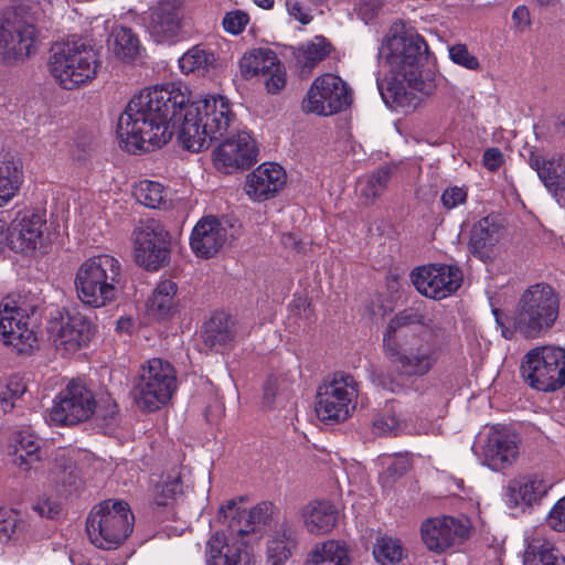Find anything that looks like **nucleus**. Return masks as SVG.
<instances>
[{"label": "nucleus", "instance_id": "obj_1", "mask_svg": "<svg viewBox=\"0 0 565 565\" xmlns=\"http://www.w3.org/2000/svg\"><path fill=\"white\" fill-rule=\"evenodd\" d=\"M188 103L181 86L172 83L142 89L119 116L120 147L131 153L151 151L169 142L178 129L183 148L192 152L207 149L226 132L235 115L221 95Z\"/></svg>", "mask_w": 565, "mask_h": 565}, {"label": "nucleus", "instance_id": "obj_2", "mask_svg": "<svg viewBox=\"0 0 565 565\" xmlns=\"http://www.w3.org/2000/svg\"><path fill=\"white\" fill-rule=\"evenodd\" d=\"M386 50L390 75L377 82L380 94L390 107L414 109L420 102L418 94L429 95L434 88L420 73L428 45L413 29L396 22L390 30Z\"/></svg>", "mask_w": 565, "mask_h": 565}, {"label": "nucleus", "instance_id": "obj_3", "mask_svg": "<svg viewBox=\"0 0 565 565\" xmlns=\"http://www.w3.org/2000/svg\"><path fill=\"white\" fill-rule=\"evenodd\" d=\"M248 510L241 508L236 500H228L217 513V521L226 525L230 539L216 532L207 542V565H254V556L248 551L249 544L259 541V531L255 530L250 518L244 516Z\"/></svg>", "mask_w": 565, "mask_h": 565}, {"label": "nucleus", "instance_id": "obj_4", "mask_svg": "<svg viewBox=\"0 0 565 565\" xmlns=\"http://www.w3.org/2000/svg\"><path fill=\"white\" fill-rule=\"evenodd\" d=\"M100 65L97 50L84 39L55 44L49 60L52 76L70 90L95 78Z\"/></svg>", "mask_w": 565, "mask_h": 565}, {"label": "nucleus", "instance_id": "obj_5", "mask_svg": "<svg viewBox=\"0 0 565 565\" xmlns=\"http://www.w3.org/2000/svg\"><path fill=\"white\" fill-rule=\"evenodd\" d=\"M121 281V265L110 255H98L86 259L75 275L78 299L92 308H102L113 302Z\"/></svg>", "mask_w": 565, "mask_h": 565}, {"label": "nucleus", "instance_id": "obj_6", "mask_svg": "<svg viewBox=\"0 0 565 565\" xmlns=\"http://www.w3.org/2000/svg\"><path fill=\"white\" fill-rule=\"evenodd\" d=\"M558 313V292L548 284H534L519 300L513 327L525 338L534 339L554 326Z\"/></svg>", "mask_w": 565, "mask_h": 565}, {"label": "nucleus", "instance_id": "obj_7", "mask_svg": "<svg viewBox=\"0 0 565 565\" xmlns=\"http://www.w3.org/2000/svg\"><path fill=\"white\" fill-rule=\"evenodd\" d=\"M135 516L127 502L105 500L95 505L86 520L90 542L98 548L114 550L132 532Z\"/></svg>", "mask_w": 565, "mask_h": 565}, {"label": "nucleus", "instance_id": "obj_8", "mask_svg": "<svg viewBox=\"0 0 565 565\" xmlns=\"http://www.w3.org/2000/svg\"><path fill=\"white\" fill-rule=\"evenodd\" d=\"M383 352L398 380L423 377L438 361L436 347L417 334H406L401 340L383 339Z\"/></svg>", "mask_w": 565, "mask_h": 565}, {"label": "nucleus", "instance_id": "obj_9", "mask_svg": "<svg viewBox=\"0 0 565 565\" xmlns=\"http://www.w3.org/2000/svg\"><path fill=\"white\" fill-rule=\"evenodd\" d=\"M175 388L174 367L168 361L154 358L141 366L131 393L141 412L152 413L169 403Z\"/></svg>", "mask_w": 565, "mask_h": 565}, {"label": "nucleus", "instance_id": "obj_10", "mask_svg": "<svg viewBox=\"0 0 565 565\" xmlns=\"http://www.w3.org/2000/svg\"><path fill=\"white\" fill-rule=\"evenodd\" d=\"M521 372L532 387L556 391L565 385V350L550 345L535 348L525 355Z\"/></svg>", "mask_w": 565, "mask_h": 565}, {"label": "nucleus", "instance_id": "obj_11", "mask_svg": "<svg viewBox=\"0 0 565 565\" xmlns=\"http://www.w3.org/2000/svg\"><path fill=\"white\" fill-rule=\"evenodd\" d=\"M359 385L345 373H334L332 379L318 387L316 412L323 422H343L355 408Z\"/></svg>", "mask_w": 565, "mask_h": 565}, {"label": "nucleus", "instance_id": "obj_12", "mask_svg": "<svg viewBox=\"0 0 565 565\" xmlns=\"http://www.w3.org/2000/svg\"><path fill=\"white\" fill-rule=\"evenodd\" d=\"M93 391L85 383L72 380L55 397L49 422L56 426H73L88 420L96 411Z\"/></svg>", "mask_w": 565, "mask_h": 565}, {"label": "nucleus", "instance_id": "obj_13", "mask_svg": "<svg viewBox=\"0 0 565 565\" xmlns=\"http://www.w3.org/2000/svg\"><path fill=\"white\" fill-rule=\"evenodd\" d=\"M136 263L148 270H157L168 263L170 236L154 218L140 220L132 232Z\"/></svg>", "mask_w": 565, "mask_h": 565}, {"label": "nucleus", "instance_id": "obj_14", "mask_svg": "<svg viewBox=\"0 0 565 565\" xmlns=\"http://www.w3.org/2000/svg\"><path fill=\"white\" fill-rule=\"evenodd\" d=\"M351 103L350 89L339 76L324 74L311 84L301 108L305 113L330 116L348 107Z\"/></svg>", "mask_w": 565, "mask_h": 565}, {"label": "nucleus", "instance_id": "obj_15", "mask_svg": "<svg viewBox=\"0 0 565 565\" xmlns=\"http://www.w3.org/2000/svg\"><path fill=\"white\" fill-rule=\"evenodd\" d=\"M411 281L416 290L427 298L444 299L462 284V273L456 266L426 265L411 271Z\"/></svg>", "mask_w": 565, "mask_h": 565}, {"label": "nucleus", "instance_id": "obj_16", "mask_svg": "<svg viewBox=\"0 0 565 565\" xmlns=\"http://www.w3.org/2000/svg\"><path fill=\"white\" fill-rule=\"evenodd\" d=\"M49 333L58 351L74 353L90 342L94 326L81 312H67L50 321Z\"/></svg>", "mask_w": 565, "mask_h": 565}, {"label": "nucleus", "instance_id": "obj_17", "mask_svg": "<svg viewBox=\"0 0 565 565\" xmlns=\"http://www.w3.org/2000/svg\"><path fill=\"white\" fill-rule=\"evenodd\" d=\"M35 29L23 18L13 15L0 21V62L13 65L31 54Z\"/></svg>", "mask_w": 565, "mask_h": 565}, {"label": "nucleus", "instance_id": "obj_18", "mask_svg": "<svg viewBox=\"0 0 565 565\" xmlns=\"http://www.w3.org/2000/svg\"><path fill=\"white\" fill-rule=\"evenodd\" d=\"M470 524L466 518L441 515L426 519L420 525L422 540L435 553L462 542L469 536Z\"/></svg>", "mask_w": 565, "mask_h": 565}, {"label": "nucleus", "instance_id": "obj_19", "mask_svg": "<svg viewBox=\"0 0 565 565\" xmlns=\"http://www.w3.org/2000/svg\"><path fill=\"white\" fill-rule=\"evenodd\" d=\"M0 340L18 353H28L36 345L38 338L29 327V317L13 301L0 303Z\"/></svg>", "mask_w": 565, "mask_h": 565}, {"label": "nucleus", "instance_id": "obj_20", "mask_svg": "<svg viewBox=\"0 0 565 565\" xmlns=\"http://www.w3.org/2000/svg\"><path fill=\"white\" fill-rule=\"evenodd\" d=\"M256 141L247 131H238L227 137L214 151V164L218 170L231 173L246 169L257 161Z\"/></svg>", "mask_w": 565, "mask_h": 565}, {"label": "nucleus", "instance_id": "obj_21", "mask_svg": "<svg viewBox=\"0 0 565 565\" xmlns=\"http://www.w3.org/2000/svg\"><path fill=\"white\" fill-rule=\"evenodd\" d=\"M529 166L536 171L544 186L555 198H565V158L562 156L544 157L534 147L525 148L522 154Z\"/></svg>", "mask_w": 565, "mask_h": 565}, {"label": "nucleus", "instance_id": "obj_22", "mask_svg": "<svg viewBox=\"0 0 565 565\" xmlns=\"http://www.w3.org/2000/svg\"><path fill=\"white\" fill-rule=\"evenodd\" d=\"M184 15L182 0H160L152 9L149 31L158 43L172 41L179 33Z\"/></svg>", "mask_w": 565, "mask_h": 565}, {"label": "nucleus", "instance_id": "obj_23", "mask_svg": "<svg viewBox=\"0 0 565 565\" xmlns=\"http://www.w3.org/2000/svg\"><path fill=\"white\" fill-rule=\"evenodd\" d=\"M45 221L34 212L19 213L12 223L8 239L11 248L19 253H31L43 245Z\"/></svg>", "mask_w": 565, "mask_h": 565}, {"label": "nucleus", "instance_id": "obj_24", "mask_svg": "<svg viewBox=\"0 0 565 565\" xmlns=\"http://www.w3.org/2000/svg\"><path fill=\"white\" fill-rule=\"evenodd\" d=\"M518 452V444L513 436L504 430L492 429L481 446L480 457L486 466L499 471L511 466Z\"/></svg>", "mask_w": 565, "mask_h": 565}, {"label": "nucleus", "instance_id": "obj_25", "mask_svg": "<svg viewBox=\"0 0 565 565\" xmlns=\"http://www.w3.org/2000/svg\"><path fill=\"white\" fill-rule=\"evenodd\" d=\"M226 241V227L216 217L205 216L194 226L190 245L198 257L210 258L222 249Z\"/></svg>", "mask_w": 565, "mask_h": 565}, {"label": "nucleus", "instance_id": "obj_26", "mask_svg": "<svg viewBox=\"0 0 565 565\" xmlns=\"http://www.w3.org/2000/svg\"><path fill=\"white\" fill-rule=\"evenodd\" d=\"M286 184V173L277 163H263L247 175L246 193L256 201L275 196Z\"/></svg>", "mask_w": 565, "mask_h": 565}, {"label": "nucleus", "instance_id": "obj_27", "mask_svg": "<svg viewBox=\"0 0 565 565\" xmlns=\"http://www.w3.org/2000/svg\"><path fill=\"white\" fill-rule=\"evenodd\" d=\"M552 487L553 482L543 476L529 475L520 477L510 481L507 488L508 502L511 507L537 504Z\"/></svg>", "mask_w": 565, "mask_h": 565}, {"label": "nucleus", "instance_id": "obj_28", "mask_svg": "<svg viewBox=\"0 0 565 565\" xmlns=\"http://www.w3.org/2000/svg\"><path fill=\"white\" fill-rule=\"evenodd\" d=\"M501 237V225L494 216H486L476 222L470 231L469 252L482 262L494 256V250Z\"/></svg>", "mask_w": 565, "mask_h": 565}, {"label": "nucleus", "instance_id": "obj_29", "mask_svg": "<svg viewBox=\"0 0 565 565\" xmlns=\"http://www.w3.org/2000/svg\"><path fill=\"white\" fill-rule=\"evenodd\" d=\"M301 520L311 534L329 533L338 523L339 511L329 500H312L302 507Z\"/></svg>", "mask_w": 565, "mask_h": 565}, {"label": "nucleus", "instance_id": "obj_30", "mask_svg": "<svg viewBox=\"0 0 565 565\" xmlns=\"http://www.w3.org/2000/svg\"><path fill=\"white\" fill-rule=\"evenodd\" d=\"M297 546V530L289 521L277 525L267 543V559L270 565H284Z\"/></svg>", "mask_w": 565, "mask_h": 565}, {"label": "nucleus", "instance_id": "obj_31", "mask_svg": "<svg viewBox=\"0 0 565 565\" xmlns=\"http://www.w3.org/2000/svg\"><path fill=\"white\" fill-rule=\"evenodd\" d=\"M205 347L220 351L231 344L235 338V321L225 312H215L205 322L202 334Z\"/></svg>", "mask_w": 565, "mask_h": 565}, {"label": "nucleus", "instance_id": "obj_32", "mask_svg": "<svg viewBox=\"0 0 565 565\" xmlns=\"http://www.w3.org/2000/svg\"><path fill=\"white\" fill-rule=\"evenodd\" d=\"M50 482L61 494H71L83 486V479L75 461L64 455L56 457L50 472Z\"/></svg>", "mask_w": 565, "mask_h": 565}, {"label": "nucleus", "instance_id": "obj_33", "mask_svg": "<svg viewBox=\"0 0 565 565\" xmlns=\"http://www.w3.org/2000/svg\"><path fill=\"white\" fill-rule=\"evenodd\" d=\"M395 171L394 164H384L359 179L356 190L364 204L372 205L382 196Z\"/></svg>", "mask_w": 565, "mask_h": 565}, {"label": "nucleus", "instance_id": "obj_34", "mask_svg": "<svg viewBox=\"0 0 565 565\" xmlns=\"http://www.w3.org/2000/svg\"><path fill=\"white\" fill-rule=\"evenodd\" d=\"M108 47L116 58L125 63L136 61L142 51L137 34L131 29L121 25L115 26L111 30Z\"/></svg>", "mask_w": 565, "mask_h": 565}, {"label": "nucleus", "instance_id": "obj_35", "mask_svg": "<svg viewBox=\"0 0 565 565\" xmlns=\"http://www.w3.org/2000/svg\"><path fill=\"white\" fill-rule=\"evenodd\" d=\"M22 164L13 157L0 161V207L10 202L22 184Z\"/></svg>", "mask_w": 565, "mask_h": 565}, {"label": "nucleus", "instance_id": "obj_36", "mask_svg": "<svg viewBox=\"0 0 565 565\" xmlns=\"http://www.w3.org/2000/svg\"><path fill=\"white\" fill-rule=\"evenodd\" d=\"M523 565H565V557L551 542L533 537L524 552Z\"/></svg>", "mask_w": 565, "mask_h": 565}, {"label": "nucleus", "instance_id": "obj_37", "mask_svg": "<svg viewBox=\"0 0 565 565\" xmlns=\"http://www.w3.org/2000/svg\"><path fill=\"white\" fill-rule=\"evenodd\" d=\"M178 286L172 280L160 281L147 301L149 315L157 319L166 318L174 310Z\"/></svg>", "mask_w": 565, "mask_h": 565}, {"label": "nucleus", "instance_id": "obj_38", "mask_svg": "<svg viewBox=\"0 0 565 565\" xmlns=\"http://www.w3.org/2000/svg\"><path fill=\"white\" fill-rule=\"evenodd\" d=\"M276 54L269 49H255L246 53L239 62L242 71L250 76L267 75L278 64Z\"/></svg>", "mask_w": 565, "mask_h": 565}, {"label": "nucleus", "instance_id": "obj_39", "mask_svg": "<svg viewBox=\"0 0 565 565\" xmlns=\"http://www.w3.org/2000/svg\"><path fill=\"white\" fill-rule=\"evenodd\" d=\"M311 565H351L345 546L334 540L323 542L311 552Z\"/></svg>", "mask_w": 565, "mask_h": 565}, {"label": "nucleus", "instance_id": "obj_40", "mask_svg": "<svg viewBox=\"0 0 565 565\" xmlns=\"http://www.w3.org/2000/svg\"><path fill=\"white\" fill-rule=\"evenodd\" d=\"M183 492L181 475L179 471H171L162 475L153 484L152 499L159 507H167L174 502Z\"/></svg>", "mask_w": 565, "mask_h": 565}, {"label": "nucleus", "instance_id": "obj_41", "mask_svg": "<svg viewBox=\"0 0 565 565\" xmlns=\"http://www.w3.org/2000/svg\"><path fill=\"white\" fill-rule=\"evenodd\" d=\"M14 456V462L22 471L38 469L41 461L39 439L32 435H21Z\"/></svg>", "mask_w": 565, "mask_h": 565}, {"label": "nucleus", "instance_id": "obj_42", "mask_svg": "<svg viewBox=\"0 0 565 565\" xmlns=\"http://www.w3.org/2000/svg\"><path fill=\"white\" fill-rule=\"evenodd\" d=\"M330 44L322 36H317L306 46L298 49L296 53L297 65L302 73L309 74L312 68L329 54Z\"/></svg>", "mask_w": 565, "mask_h": 565}, {"label": "nucleus", "instance_id": "obj_43", "mask_svg": "<svg viewBox=\"0 0 565 565\" xmlns=\"http://www.w3.org/2000/svg\"><path fill=\"white\" fill-rule=\"evenodd\" d=\"M427 306L424 303H418L396 313L387 323L385 331L383 333V339L391 340H401L397 337V330L399 328H404L412 324H420L423 323V319H425V313L427 311Z\"/></svg>", "mask_w": 565, "mask_h": 565}, {"label": "nucleus", "instance_id": "obj_44", "mask_svg": "<svg viewBox=\"0 0 565 565\" xmlns=\"http://www.w3.org/2000/svg\"><path fill=\"white\" fill-rule=\"evenodd\" d=\"M216 58L212 51L200 46H193L179 60V65L184 74L193 72L205 73L215 66Z\"/></svg>", "mask_w": 565, "mask_h": 565}, {"label": "nucleus", "instance_id": "obj_45", "mask_svg": "<svg viewBox=\"0 0 565 565\" xmlns=\"http://www.w3.org/2000/svg\"><path fill=\"white\" fill-rule=\"evenodd\" d=\"M373 555L381 565H396L403 558V547L398 540L381 536L373 547Z\"/></svg>", "mask_w": 565, "mask_h": 565}, {"label": "nucleus", "instance_id": "obj_46", "mask_svg": "<svg viewBox=\"0 0 565 565\" xmlns=\"http://www.w3.org/2000/svg\"><path fill=\"white\" fill-rule=\"evenodd\" d=\"M136 200L150 209H157L164 203V189L163 186L154 181L142 180L134 190Z\"/></svg>", "mask_w": 565, "mask_h": 565}, {"label": "nucleus", "instance_id": "obj_47", "mask_svg": "<svg viewBox=\"0 0 565 565\" xmlns=\"http://www.w3.org/2000/svg\"><path fill=\"white\" fill-rule=\"evenodd\" d=\"M248 513H244V516H248L253 520L255 530L259 531V540L263 537L265 527L270 523L276 513V508L273 503L264 501L252 509H247Z\"/></svg>", "mask_w": 565, "mask_h": 565}, {"label": "nucleus", "instance_id": "obj_48", "mask_svg": "<svg viewBox=\"0 0 565 565\" xmlns=\"http://www.w3.org/2000/svg\"><path fill=\"white\" fill-rule=\"evenodd\" d=\"M328 0H286L288 13L301 24L312 21L311 7L321 6Z\"/></svg>", "mask_w": 565, "mask_h": 565}, {"label": "nucleus", "instance_id": "obj_49", "mask_svg": "<svg viewBox=\"0 0 565 565\" xmlns=\"http://www.w3.org/2000/svg\"><path fill=\"white\" fill-rule=\"evenodd\" d=\"M249 23V15L243 10H232L225 13L222 20L223 30L231 35L244 32Z\"/></svg>", "mask_w": 565, "mask_h": 565}, {"label": "nucleus", "instance_id": "obj_50", "mask_svg": "<svg viewBox=\"0 0 565 565\" xmlns=\"http://www.w3.org/2000/svg\"><path fill=\"white\" fill-rule=\"evenodd\" d=\"M450 60L468 70L476 71L480 67L478 58L470 54L465 44H456L449 49Z\"/></svg>", "mask_w": 565, "mask_h": 565}, {"label": "nucleus", "instance_id": "obj_51", "mask_svg": "<svg viewBox=\"0 0 565 565\" xmlns=\"http://www.w3.org/2000/svg\"><path fill=\"white\" fill-rule=\"evenodd\" d=\"M402 424L399 419L392 414H385L380 415L375 417L373 422V429L374 434L379 436L387 435V434H394L396 435L397 431L401 429Z\"/></svg>", "mask_w": 565, "mask_h": 565}, {"label": "nucleus", "instance_id": "obj_52", "mask_svg": "<svg viewBox=\"0 0 565 565\" xmlns=\"http://www.w3.org/2000/svg\"><path fill=\"white\" fill-rule=\"evenodd\" d=\"M422 326L429 331L431 338L435 340L445 338L446 329L439 312L427 308Z\"/></svg>", "mask_w": 565, "mask_h": 565}, {"label": "nucleus", "instance_id": "obj_53", "mask_svg": "<svg viewBox=\"0 0 565 565\" xmlns=\"http://www.w3.org/2000/svg\"><path fill=\"white\" fill-rule=\"evenodd\" d=\"M411 467V460L406 456H396L392 463L386 468L383 479L386 483L405 475Z\"/></svg>", "mask_w": 565, "mask_h": 565}, {"label": "nucleus", "instance_id": "obj_54", "mask_svg": "<svg viewBox=\"0 0 565 565\" xmlns=\"http://www.w3.org/2000/svg\"><path fill=\"white\" fill-rule=\"evenodd\" d=\"M19 526L13 511L0 510V541H8Z\"/></svg>", "mask_w": 565, "mask_h": 565}, {"label": "nucleus", "instance_id": "obj_55", "mask_svg": "<svg viewBox=\"0 0 565 565\" xmlns=\"http://www.w3.org/2000/svg\"><path fill=\"white\" fill-rule=\"evenodd\" d=\"M546 522L557 532H565V497L559 499L550 511Z\"/></svg>", "mask_w": 565, "mask_h": 565}, {"label": "nucleus", "instance_id": "obj_56", "mask_svg": "<svg viewBox=\"0 0 565 565\" xmlns=\"http://www.w3.org/2000/svg\"><path fill=\"white\" fill-rule=\"evenodd\" d=\"M382 7L383 0H360L355 10L361 20L369 22L377 17Z\"/></svg>", "mask_w": 565, "mask_h": 565}, {"label": "nucleus", "instance_id": "obj_57", "mask_svg": "<svg viewBox=\"0 0 565 565\" xmlns=\"http://www.w3.org/2000/svg\"><path fill=\"white\" fill-rule=\"evenodd\" d=\"M269 77L266 79L265 85L267 92L270 94H277L286 85L285 72L281 70L280 64H276L271 73H267Z\"/></svg>", "mask_w": 565, "mask_h": 565}, {"label": "nucleus", "instance_id": "obj_58", "mask_svg": "<svg viewBox=\"0 0 565 565\" xmlns=\"http://www.w3.org/2000/svg\"><path fill=\"white\" fill-rule=\"evenodd\" d=\"M467 193L463 189L454 186L446 189L441 195V202L445 207L454 209L466 201Z\"/></svg>", "mask_w": 565, "mask_h": 565}, {"label": "nucleus", "instance_id": "obj_59", "mask_svg": "<svg viewBox=\"0 0 565 565\" xmlns=\"http://www.w3.org/2000/svg\"><path fill=\"white\" fill-rule=\"evenodd\" d=\"M513 26L518 32H524L531 26V14L525 6H519L512 13Z\"/></svg>", "mask_w": 565, "mask_h": 565}, {"label": "nucleus", "instance_id": "obj_60", "mask_svg": "<svg viewBox=\"0 0 565 565\" xmlns=\"http://www.w3.org/2000/svg\"><path fill=\"white\" fill-rule=\"evenodd\" d=\"M483 166L489 171H497L503 163V153L499 148H489L483 153Z\"/></svg>", "mask_w": 565, "mask_h": 565}, {"label": "nucleus", "instance_id": "obj_61", "mask_svg": "<svg viewBox=\"0 0 565 565\" xmlns=\"http://www.w3.org/2000/svg\"><path fill=\"white\" fill-rule=\"evenodd\" d=\"M35 510L38 511V513L41 516H45L47 519H53L60 513L61 507L55 501L46 500L42 503H39L35 507Z\"/></svg>", "mask_w": 565, "mask_h": 565}, {"label": "nucleus", "instance_id": "obj_62", "mask_svg": "<svg viewBox=\"0 0 565 565\" xmlns=\"http://www.w3.org/2000/svg\"><path fill=\"white\" fill-rule=\"evenodd\" d=\"M7 386L0 383V408L7 413L14 407V401L19 397L13 396V394L6 390Z\"/></svg>", "mask_w": 565, "mask_h": 565}, {"label": "nucleus", "instance_id": "obj_63", "mask_svg": "<svg viewBox=\"0 0 565 565\" xmlns=\"http://www.w3.org/2000/svg\"><path fill=\"white\" fill-rule=\"evenodd\" d=\"M375 381L379 385H381L384 390H387L392 393H396L404 387V384L398 380L388 379L384 374H377Z\"/></svg>", "mask_w": 565, "mask_h": 565}, {"label": "nucleus", "instance_id": "obj_64", "mask_svg": "<svg viewBox=\"0 0 565 565\" xmlns=\"http://www.w3.org/2000/svg\"><path fill=\"white\" fill-rule=\"evenodd\" d=\"M4 385L15 397H21L26 391V385L19 376L10 377Z\"/></svg>", "mask_w": 565, "mask_h": 565}]
</instances>
